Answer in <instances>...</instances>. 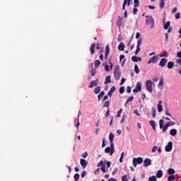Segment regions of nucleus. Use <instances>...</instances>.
Segmentation results:
<instances>
[{
	"label": "nucleus",
	"mask_w": 181,
	"mask_h": 181,
	"mask_svg": "<svg viewBox=\"0 0 181 181\" xmlns=\"http://www.w3.org/2000/svg\"><path fill=\"white\" fill-rule=\"evenodd\" d=\"M134 113L137 115L138 117H139V115H141V114H139V112H138V110H135L134 111Z\"/></svg>",
	"instance_id": "60"
},
{
	"label": "nucleus",
	"mask_w": 181,
	"mask_h": 181,
	"mask_svg": "<svg viewBox=\"0 0 181 181\" xmlns=\"http://www.w3.org/2000/svg\"><path fill=\"white\" fill-rule=\"evenodd\" d=\"M144 162L142 157L134 158H133V165L136 168V165H141Z\"/></svg>",
	"instance_id": "3"
},
{
	"label": "nucleus",
	"mask_w": 181,
	"mask_h": 181,
	"mask_svg": "<svg viewBox=\"0 0 181 181\" xmlns=\"http://www.w3.org/2000/svg\"><path fill=\"white\" fill-rule=\"evenodd\" d=\"M168 175H175V170L173 168H169L168 170Z\"/></svg>",
	"instance_id": "26"
},
{
	"label": "nucleus",
	"mask_w": 181,
	"mask_h": 181,
	"mask_svg": "<svg viewBox=\"0 0 181 181\" xmlns=\"http://www.w3.org/2000/svg\"><path fill=\"white\" fill-rule=\"evenodd\" d=\"M151 111H152L151 115H152L153 118H156V110L155 109V107H153Z\"/></svg>",
	"instance_id": "28"
},
{
	"label": "nucleus",
	"mask_w": 181,
	"mask_h": 181,
	"mask_svg": "<svg viewBox=\"0 0 181 181\" xmlns=\"http://www.w3.org/2000/svg\"><path fill=\"white\" fill-rule=\"evenodd\" d=\"M98 83V79L92 81L88 86V88H93V87H97Z\"/></svg>",
	"instance_id": "10"
},
{
	"label": "nucleus",
	"mask_w": 181,
	"mask_h": 181,
	"mask_svg": "<svg viewBox=\"0 0 181 181\" xmlns=\"http://www.w3.org/2000/svg\"><path fill=\"white\" fill-rule=\"evenodd\" d=\"M163 124H164L163 119H160L159 120L160 129H162V128H163Z\"/></svg>",
	"instance_id": "38"
},
{
	"label": "nucleus",
	"mask_w": 181,
	"mask_h": 181,
	"mask_svg": "<svg viewBox=\"0 0 181 181\" xmlns=\"http://www.w3.org/2000/svg\"><path fill=\"white\" fill-rule=\"evenodd\" d=\"M124 49H125V45H124V42H120L118 46V50L123 52Z\"/></svg>",
	"instance_id": "18"
},
{
	"label": "nucleus",
	"mask_w": 181,
	"mask_h": 181,
	"mask_svg": "<svg viewBox=\"0 0 181 181\" xmlns=\"http://www.w3.org/2000/svg\"><path fill=\"white\" fill-rule=\"evenodd\" d=\"M139 52H141V47L136 46V49L135 51L136 56H137V54H139Z\"/></svg>",
	"instance_id": "39"
},
{
	"label": "nucleus",
	"mask_w": 181,
	"mask_h": 181,
	"mask_svg": "<svg viewBox=\"0 0 181 181\" xmlns=\"http://www.w3.org/2000/svg\"><path fill=\"white\" fill-rule=\"evenodd\" d=\"M132 62H134V63H138V57L136 56H133L132 57Z\"/></svg>",
	"instance_id": "41"
},
{
	"label": "nucleus",
	"mask_w": 181,
	"mask_h": 181,
	"mask_svg": "<svg viewBox=\"0 0 181 181\" xmlns=\"http://www.w3.org/2000/svg\"><path fill=\"white\" fill-rule=\"evenodd\" d=\"M134 100V96H130L127 100V103H131V101H132Z\"/></svg>",
	"instance_id": "55"
},
{
	"label": "nucleus",
	"mask_w": 181,
	"mask_h": 181,
	"mask_svg": "<svg viewBox=\"0 0 181 181\" xmlns=\"http://www.w3.org/2000/svg\"><path fill=\"white\" fill-rule=\"evenodd\" d=\"M157 150H158V146H154L151 150V152H156Z\"/></svg>",
	"instance_id": "57"
},
{
	"label": "nucleus",
	"mask_w": 181,
	"mask_h": 181,
	"mask_svg": "<svg viewBox=\"0 0 181 181\" xmlns=\"http://www.w3.org/2000/svg\"><path fill=\"white\" fill-rule=\"evenodd\" d=\"M142 90V85L138 82L136 86V88L133 90V93H138Z\"/></svg>",
	"instance_id": "8"
},
{
	"label": "nucleus",
	"mask_w": 181,
	"mask_h": 181,
	"mask_svg": "<svg viewBox=\"0 0 181 181\" xmlns=\"http://www.w3.org/2000/svg\"><path fill=\"white\" fill-rule=\"evenodd\" d=\"M115 150H114V144H110V155H112L114 153Z\"/></svg>",
	"instance_id": "37"
},
{
	"label": "nucleus",
	"mask_w": 181,
	"mask_h": 181,
	"mask_svg": "<svg viewBox=\"0 0 181 181\" xmlns=\"http://www.w3.org/2000/svg\"><path fill=\"white\" fill-rule=\"evenodd\" d=\"M134 71L136 74H139V68L138 67V65H134Z\"/></svg>",
	"instance_id": "33"
},
{
	"label": "nucleus",
	"mask_w": 181,
	"mask_h": 181,
	"mask_svg": "<svg viewBox=\"0 0 181 181\" xmlns=\"http://www.w3.org/2000/svg\"><path fill=\"white\" fill-rule=\"evenodd\" d=\"M165 0H160V8L161 9H163L165 8Z\"/></svg>",
	"instance_id": "31"
},
{
	"label": "nucleus",
	"mask_w": 181,
	"mask_h": 181,
	"mask_svg": "<svg viewBox=\"0 0 181 181\" xmlns=\"http://www.w3.org/2000/svg\"><path fill=\"white\" fill-rule=\"evenodd\" d=\"M141 44H142V38H140L137 41V45L136 46L141 47Z\"/></svg>",
	"instance_id": "53"
},
{
	"label": "nucleus",
	"mask_w": 181,
	"mask_h": 181,
	"mask_svg": "<svg viewBox=\"0 0 181 181\" xmlns=\"http://www.w3.org/2000/svg\"><path fill=\"white\" fill-rule=\"evenodd\" d=\"M114 138H115L114 134L110 132L109 135V141L110 142V145H112V144H114Z\"/></svg>",
	"instance_id": "17"
},
{
	"label": "nucleus",
	"mask_w": 181,
	"mask_h": 181,
	"mask_svg": "<svg viewBox=\"0 0 181 181\" xmlns=\"http://www.w3.org/2000/svg\"><path fill=\"white\" fill-rule=\"evenodd\" d=\"M133 13L134 15H136L138 13V8H136V7L134 8Z\"/></svg>",
	"instance_id": "59"
},
{
	"label": "nucleus",
	"mask_w": 181,
	"mask_h": 181,
	"mask_svg": "<svg viewBox=\"0 0 181 181\" xmlns=\"http://www.w3.org/2000/svg\"><path fill=\"white\" fill-rule=\"evenodd\" d=\"M173 148V143L172 141H169L168 145L165 146V152H170Z\"/></svg>",
	"instance_id": "6"
},
{
	"label": "nucleus",
	"mask_w": 181,
	"mask_h": 181,
	"mask_svg": "<svg viewBox=\"0 0 181 181\" xmlns=\"http://www.w3.org/2000/svg\"><path fill=\"white\" fill-rule=\"evenodd\" d=\"M176 63H177V64H180V66H181V59H177Z\"/></svg>",
	"instance_id": "63"
},
{
	"label": "nucleus",
	"mask_w": 181,
	"mask_h": 181,
	"mask_svg": "<svg viewBox=\"0 0 181 181\" xmlns=\"http://www.w3.org/2000/svg\"><path fill=\"white\" fill-rule=\"evenodd\" d=\"M175 19H180V13L177 12L175 15Z\"/></svg>",
	"instance_id": "51"
},
{
	"label": "nucleus",
	"mask_w": 181,
	"mask_h": 181,
	"mask_svg": "<svg viewBox=\"0 0 181 181\" xmlns=\"http://www.w3.org/2000/svg\"><path fill=\"white\" fill-rule=\"evenodd\" d=\"M156 177H158V179L162 177L163 176V172H162V170H159L156 175Z\"/></svg>",
	"instance_id": "20"
},
{
	"label": "nucleus",
	"mask_w": 181,
	"mask_h": 181,
	"mask_svg": "<svg viewBox=\"0 0 181 181\" xmlns=\"http://www.w3.org/2000/svg\"><path fill=\"white\" fill-rule=\"evenodd\" d=\"M173 66H175V63H173V62H168L167 65L168 69H173Z\"/></svg>",
	"instance_id": "23"
},
{
	"label": "nucleus",
	"mask_w": 181,
	"mask_h": 181,
	"mask_svg": "<svg viewBox=\"0 0 181 181\" xmlns=\"http://www.w3.org/2000/svg\"><path fill=\"white\" fill-rule=\"evenodd\" d=\"M175 179H176V177H175V175H170V176L168 177V181H174Z\"/></svg>",
	"instance_id": "35"
},
{
	"label": "nucleus",
	"mask_w": 181,
	"mask_h": 181,
	"mask_svg": "<svg viewBox=\"0 0 181 181\" xmlns=\"http://www.w3.org/2000/svg\"><path fill=\"white\" fill-rule=\"evenodd\" d=\"M152 163V160L150 158H146L144 161V168H148Z\"/></svg>",
	"instance_id": "12"
},
{
	"label": "nucleus",
	"mask_w": 181,
	"mask_h": 181,
	"mask_svg": "<svg viewBox=\"0 0 181 181\" xmlns=\"http://www.w3.org/2000/svg\"><path fill=\"white\" fill-rule=\"evenodd\" d=\"M158 62V56L154 55L153 57H151L148 61V64H151V63H156Z\"/></svg>",
	"instance_id": "11"
},
{
	"label": "nucleus",
	"mask_w": 181,
	"mask_h": 181,
	"mask_svg": "<svg viewBox=\"0 0 181 181\" xmlns=\"http://www.w3.org/2000/svg\"><path fill=\"white\" fill-rule=\"evenodd\" d=\"M109 83H111V76H106L105 80V84H108Z\"/></svg>",
	"instance_id": "22"
},
{
	"label": "nucleus",
	"mask_w": 181,
	"mask_h": 181,
	"mask_svg": "<svg viewBox=\"0 0 181 181\" xmlns=\"http://www.w3.org/2000/svg\"><path fill=\"white\" fill-rule=\"evenodd\" d=\"M108 181H117V179H115V178L111 177V178H110V179L108 180Z\"/></svg>",
	"instance_id": "64"
},
{
	"label": "nucleus",
	"mask_w": 181,
	"mask_h": 181,
	"mask_svg": "<svg viewBox=\"0 0 181 181\" xmlns=\"http://www.w3.org/2000/svg\"><path fill=\"white\" fill-rule=\"evenodd\" d=\"M105 52V59L106 60H108V54H110V45H106Z\"/></svg>",
	"instance_id": "13"
},
{
	"label": "nucleus",
	"mask_w": 181,
	"mask_h": 181,
	"mask_svg": "<svg viewBox=\"0 0 181 181\" xmlns=\"http://www.w3.org/2000/svg\"><path fill=\"white\" fill-rule=\"evenodd\" d=\"M166 124L168 127H173V125H175V122H169L166 123Z\"/></svg>",
	"instance_id": "54"
},
{
	"label": "nucleus",
	"mask_w": 181,
	"mask_h": 181,
	"mask_svg": "<svg viewBox=\"0 0 181 181\" xmlns=\"http://www.w3.org/2000/svg\"><path fill=\"white\" fill-rule=\"evenodd\" d=\"M104 107L110 108V102L109 101H105V104L103 105Z\"/></svg>",
	"instance_id": "49"
},
{
	"label": "nucleus",
	"mask_w": 181,
	"mask_h": 181,
	"mask_svg": "<svg viewBox=\"0 0 181 181\" xmlns=\"http://www.w3.org/2000/svg\"><path fill=\"white\" fill-rule=\"evenodd\" d=\"M149 124L152 127L153 131H156V122L153 120H150Z\"/></svg>",
	"instance_id": "16"
},
{
	"label": "nucleus",
	"mask_w": 181,
	"mask_h": 181,
	"mask_svg": "<svg viewBox=\"0 0 181 181\" xmlns=\"http://www.w3.org/2000/svg\"><path fill=\"white\" fill-rule=\"evenodd\" d=\"M105 164H104V163L103 162V160H100L98 163V165H97V166L98 167H100V166H105Z\"/></svg>",
	"instance_id": "52"
},
{
	"label": "nucleus",
	"mask_w": 181,
	"mask_h": 181,
	"mask_svg": "<svg viewBox=\"0 0 181 181\" xmlns=\"http://www.w3.org/2000/svg\"><path fill=\"white\" fill-rule=\"evenodd\" d=\"M126 91L127 93H131V87L130 86H127V88H126Z\"/></svg>",
	"instance_id": "61"
},
{
	"label": "nucleus",
	"mask_w": 181,
	"mask_h": 181,
	"mask_svg": "<svg viewBox=\"0 0 181 181\" xmlns=\"http://www.w3.org/2000/svg\"><path fill=\"white\" fill-rule=\"evenodd\" d=\"M146 25H150L151 29H153L155 28V19L151 16H146Z\"/></svg>",
	"instance_id": "1"
},
{
	"label": "nucleus",
	"mask_w": 181,
	"mask_h": 181,
	"mask_svg": "<svg viewBox=\"0 0 181 181\" xmlns=\"http://www.w3.org/2000/svg\"><path fill=\"white\" fill-rule=\"evenodd\" d=\"M134 8H138L139 6V0H134Z\"/></svg>",
	"instance_id": "34"
},
{
	"label": "nucleus",
	"mask_w": 181,
	"mask_h": 181,
	"mask_svg": "<svg viewBox=\"0 0 181 181\" xmlns=\"http://www.w3.org/2000/svg\"><path fill=\"white\" fill-rule=\"evenodd\" d=\"M177 57H178L179 59H181V51L177 53Z\"/></svg>",
	"instance_id": "62"
},
{
	"label": "nucleus",
	"mask_w": 181,
	"mask_h": 181,
	"mask_svg": "<svg viewBox=\"0 0 181 181\" xmlns=\"http://www.w3.org/2000/svg\"><path fill=\"white\" fill-rule=\"evenodd\" d=\"M168 56H169V54L168 53V52H164L163 54L160 55V57H168Z\"/></svg>",
	"instance_id": "44"
},
{
	"label": "nucleus",
	"mask_w": 181,
	"mask_h": 181,
	"mask_svg": "<svg viewBox=\"0 0 181 181\" xmlns=\"http://www.w3.org/2000/svg\"><path fill=\"white\" fill-rule=\"evenodd\" d=\"M104 94H105V93L104 91H101L100 93V94L98 95V101H100L101 100V98H103V97H104Z\"/></svg>",
	"instance_id": "25"
},
{
	"label": "nucleus",
	"mask_w": 181,
	"mask_h": 181,
	"mask_svg": "<svg viewBox=\"0 0 181 181\" xmlns=\"http://www.w3.org/2000/svg\"><path fill=\"white\" fill-rule=\"evenodd\" d=\"M146 88L147 91L152 93V81L148 80L146 81Z\"/></svg>",
	"instance_id": "4"
},
{
	"label": "nucleus",
	"mask_w": 181,
	"mask_h": 181,
	"mask_svg": "<svg viewBox=\"0 0 181 181\" xmlns=\"http://www.w3.org/2000/svg\"><path fill=\"white\" fill-rule=\"evenodd\" d=\"M100 91H101V88L100 86H98L94 89L95 94H98Z\"/></svg>",
	"instance_id": "30"
},
{
	"label": "nucleus",
	"mask_w": 181,
	"mask_h": 181,
	"mask_svg": "<svg viewBox=\"0 0 181 181\" xmlns=\"http://www.w3.org/2000/svg\"><path fill=\"white\" fill-rule=\"evenodd\" d=\"M87 156H88V153H87V151L84 152L83 154H82V158H87Z\"/></svg>",
	"instance_id": "56"
},
{
	"label": "nucleus",
	"mask_w": 181,
	"mask_h": 181,
	"mask_svg": "<svg viewBox=\"0 0 181 181\" xmlns=\"http://www.w3.org/2000/svg\"><path fill=\"white\" fill-rule=\"evenodd\" d=\"M170 26V21H167L164 25V29L166 30L169 29Z\"/></svg>",
	"instance_id": "24"
},
{
	"label": "nucleus",
	"mask_w": 181,
	"mask_h": 181,
	"mask_svg": "<svg viewBox=\"0 0 181 181\" xmlns=\"http://www.w3.org/2000/svg\"><path fill=\"white\" fill-rule=\"evenodd\" d=\"M169 128V127L165 124L163 127V128H162V129H163V132H166V131H167V129Z\"/></svg>",
	"instance_id": "46"
},
{
	"label": "nucleus",
	"mask_w": 181,
	"mask_h": 181,
	"mask_svg": "<svg viewBox=\"0 0 181 181\" xmlns=\"http://www.w3.org/2000/svg\"><path fill=\"white\" fill-rule=\"evenodd\" d=\"M100 170L103 173H107V172H108V168L105 169V165H103L100 168Z\"/></svg>",
	"instance_id": "27"
},
{
	"label": "nucleus",
	"mask_w": 181,
	"mask_h": 181,
	"mask_svg": "<svg viewBox=\"0 0 181 181\" xmlns=\"http://www.w3.org/2000/svg\"><path fill=\"white\" fill-rule=\"evenodd\" d=\"M74 181H78L80 179V175L78 173H76L74 175Z\"/></svg>",
	"instance_id": "29"
},
{
	"label": "nucleus",
	"mask_w": 181,
	"mask_h": 181,
	"mask_svg": "<svg viewBox=\"0 0 181 181\" xmlns=\"http://www.w3.org/2000/svg\"><path fill=\"white\" fill-rule=\"evenodd\" d=\"M163 84H164L163 78H160L158 86V87H160L163 86Z\"/></svg>",
	"instance_id": "36"
},
{
	"label": "nucleus",
	"mask_w": 181,
	"mask_h": 181,
	"mask_svg": "<svg viewBox=\"0 0 181 181\" xmlns=\"http://www.w3.org/2000/svg\"><path fill=\"white\" fill-rule=\"evenodd\" d=\"M128 2V0H124V2L122 4V10L125 11V6H127V4Z\"/></svg>",
	"instance_id": "40"
},
{
	"label": "nucleus",
	"mask_w": 181,
	"mask_h": 181,
	"mask_svg": "<svg viewBox=\"0 0 181 181\" xmlns=\"http://www.w3.org/2000/svg\"><path fill=\"white\" fill-rule=\"evenodd\" d=\"M166 63H168V59H166V58H162L158 66H160V67H165V66H166Z\"/></svg>",
	"instance_id": "7"
},
{
	"label": "nucleus",
	"mask_w": 181,
	"mask_h": 181,
	"mask_svg": "<svg viewBox=\"0 0 181 181\" xmlns=\"http://www.w3.org/2000/svg\"><path fill=\"white\" fill-rule=\"evenodd\" d=\"M170 135H171V136H176V135H177V130L176 129H172L170 131Z\"/></svg>",
	"instance_id": "15"
},
{
	"label": "nucleus",
	"mask_w": 181,
	"mask_h": 181,
	"mask_svg": "<svg viewBox=\"0 0 181 181\" xmlns=\"http://www.w3.org/2000/svg\"><path fill=\"white\" fill-rule=\"evenodd\" d=\"M158 112H162L163 111V107H162V100H160L157 105Z\"/></svg>",
	"instance_id": "14"
},
{
	"label": "nucleus",
	"mask_w": 181,
	"mask_h": 181,
	"mask_svg": "<svg viewBox=\"0 0 181 181\" xmlns=\"http://www.w3.org/2000/svg\"><path fill=\"white\" fill-rule=\"evenodd\" d=\"M117 27L121 28L124 25V19L121 16H118L117 21L116 22Z\"/></svg>",
	"instance_id": "5"
},
{
	"label": "nucleus",
	"mask_w": 181,
	"mask_h": 181,
	"mask_svg": "<svg viewBox=\"0 0 181 181\" xmlns=\"http://www.w3.org/2000/svg\"><path fill=\"white\" fill-rule=\"evenodd\" d=\"M122 112V109H119V110L117 112V115L116 117L119 118V117H121Z\"/></svg>",
	"instance_id": "50"
},
{
	"label": "nucleus",
	"mask_w": 181,
	"mask_h": 181,
	"mask_svg": "<svg viewBox=\"0 0 181 181\" xmlns=\"http://www.w3.org/2000/svg\"><path fill=\"white\" fill-rule=\"evenodd\" d=\"M80 164L82 166L83 169H86V168H87V165H88V163L85 159L81 158Z\"/></svg>",
	"instance_id": "9"
},
{
	"label": "nucleus",
	"mask_w": 181,
	"mask_h": 181,
	"mask_svg": "<svg viewBox=\"0 0 181 181\" xmlns=\"http://www.w3.org/2000/svg\"><path fill=\"white\" fill-rule=\"evenodd\" d=\"M105 153H110L111 152V147L107 146L105 149Z\"/></svg>",
	"instance_id": "47"
},
{
	"label": "nucleus",
	"mask_w": 181,
	"mask_h": 181,
	"mask_svg": "<svg viewBox=\"0 0 181 181\" xmlns=\"http://www.w3.org/2000/svg\"><path fill=\"white\" fill-rule=\"evenodd\" d=\"M127 180H129V178L128 177L127 175H123L122 177V181H127Z\"/></svg>",
	"instance_id": "43"
},
{
	"label": "nucleus",
	"mask_w": 181,
	"mask_h": 181,
	"mask_svg": "<svg viewBox=\"0 0 181 181\" xmlns=\"http://www.w3.org/2000/svg\"><path fill=\"white\" fill-rule=\"evenodd\" d=\"M100 64H101V62H100V60H96L95 62V69L100 67Z\"/></svg>",
	"instance_id": "32"
},
{
	"label": "nucleus",
	"mask_w": 181,
	"mask_h": 181,
	"mask_svg": "<svg viewBox=\"0 0 181 181\" xmlns=\"http://www.w3.org/2000/svg\"><path fill=\"white\" fill-rule=\"evenodd\" d=\"M125 81H127V79H125L124 78H122L121 79V82H120L119 85H120V86H122V84H124V83Z\"/></svg>",
	"instance_id": "58"
},
{
	"label": "nucleus",
	"mask_w": 181,
	"mask_h": 181,
	"mask_svg": "<svg viewBox=\"0 0 181 181\" xmlns=\"http://www.w3.org/2000/svg\"><path fill=\"white\" fill-rule=\"evenodd\" d=\"M119 91L120 94H123V93L125 91V88H124V86L120 87Z\"/></svg>",
	"instance_id": "48"
},
{
	"label": "nucleus",
	"mask_w": 181,
	"mask_h": 181,
	"mask_svg": "<svg viewBox=\"0 0 181 181\" xmlns=\"http://www.w3.org/2000/svg\"><path fill=\"white\" fill-rule=\"evenodd\" d=\"M113 73L114 77L116 80H119V78H121V71H119V66L117 65L115 66Z\"/></svg>",
	"instance_id": "2"
},
{
	"label": "nucleus",
	"mask_w": 181,
	"mask_h": 181,
	"mask_svg": "<svg viewBox=\"0 0 181 181\" xmlns=\"http://www.w3.org/2000/svg\"><path fill=\"white\" fill-rule=\"evenodd\" d=\"M96 73H97V71H95V69H92L90 70V74H91V76H93V77H94V76H95Z\"/></svg>",
	"instance_id": "45"
},
{
	"label": "nucleus",
	"mask_w": 181,
	"mask_h": 181,
	"mask_svg": "<svg viewBox=\"0 0 181 181\" xmlns=\"http://www.w3.org/2000/svg\"><path fill=\"white\" fill-rule=\"evenodd\" d=\"M114 91H115V86H112L110 90H109L107 95H109L110 97H112V93H114Z\"/></svg>",
	"instance_id": "21"
},
{
	"label": "nucleus",
	"mask_w": 181,
	"mask_h": 181,
	"mask_svg": "<svg viewBox=\"0 0 181 181\" xmlns=\"http://www.w3.org/2000/svg\"><path fill=\"white\" fill-rule=\"evenodd\" d=\"M95 49V43H93L90 48V52L91 53V54H94Z\"/></svg>",
	"instance_id": "19"
},
{
	"label": "nucleus",
	"mask_w": 181,
	"mask_h": 181,
	"mask_svg": "<svg viewBox=\"0 0 181 181\" xmlns=\"http://www.w3.org/2000/svg\"><path fill=\"white\" fill-rule=\"evenodd\" d=\"M158 180L156 179V177L155 176H151L148 177V181H157Z\"/></svg>",
	"instance_id": "42"
}]
</instances>
